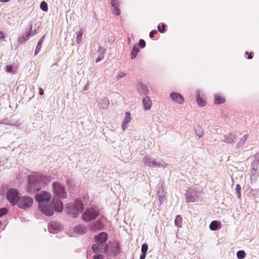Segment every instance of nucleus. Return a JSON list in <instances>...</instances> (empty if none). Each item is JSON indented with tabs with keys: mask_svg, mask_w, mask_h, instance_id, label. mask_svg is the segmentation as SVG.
<instances>
[{
	"mask_svg": "<svg viewBox=\"0 0 259 259\" xmlns=\"http://www.w3.org/2000/svg\"><path fill=\"white\" fill-rule=\"evenodd\" d=\"M146 256V253H142L140 259H145Z\"/></svg>",
	"mask_w": 259,
	"mask_h": 259,
	"instance_id": "603ef678",
	"label": "nucleus"
},
{
	"mask_svg": "<svg viewBox=\"0 0 259 259\" xmlns=\"http://www.w3.org/2000/svg\"><path fill=\"white\" fill-rule=\"evenodd\" d=\"M125 75V73L122 71H120L117 75L116 76V79L117 80L121 79Z\"/></svg>",
	"mask_w": 259,
	"mask_h": 259,
	"instance_id": "c03bdc74",
	"label": "nucleus"
},
{
	"mask_svg": "<svg viewBox=\"0 0 259 259\" xmlns=\"http://www.w3.org/2000/svg\"><path fill=\"white\" fill-rule=\"evenodd\" d=\"M131 120V118L130 113L128 112H125V117L122 124V128L123 131L127 128V124L130 122Z\"/></svg>",
	"mask_w": 259,
	"mask_h": 259,
	"instance_id": "6ab92c4d",
	"label": "nucleus"
},
{
	"mask_svg": "<svg viewBox=\"0 0 259 259\" xmlns=\"http://www.w3.org/2000/svg\"><path fill=\"white\" fill-rule=\"evenodd\" d=\"M104 220L105 218L103 217H101L99 220L95 223L93 229L94 230H101L104 226Z\"/></svg>",
	"mask_w": 259,
	"mask_h": 259,
	"instance_id": "a211bd4d",
	"label": "nucleus"
},
{
	"mask_svg": "<svg viewBox=\"0 0 259 259\" xmlns=\"http://www.w3.org/2000/svg\"><path fill=\"white\" fill-rule=\"evenodd\" d=\"M162 26V27H160V26L159 25H158V26H157V29H158V30L160 32H161V33H163V32H164L165 31V26H166V25H165V24H162V26Z\"/></svg>",
	"mask_w": 259,
	"mask_h": 259,
	"instance_id": "37998d69",
	"label": "nucleus"
},
{
	"mask_svg": "<svg viewBox=\"0 0 259 259\" xmlns=\"http://www.w3.org/2000/svg\"><path fill=\"white\" fill-rule=\"evenodd\" d=\"M109 105V101L106 98H104L102 99L100 103V108L103 109H107Z\"/></svg>",
	"mask_w": 259,
	"mask_h": 259,
	"instance_id": "a878e982",
	"label": "nucleus"
},
{
	"mask_svg": "<svg viewBox=\"0 0 259 259\" xmlns=\"http://www.w3.org/2000/svg\"><path fill=\"white\" fill-rule=\"evenodd\" d=\"M30 38V37L27 34L25 36H20L18 39V42L20 44H24Z\"/></svg>",
	"mask_w": 259,
	"mask_h": 259,
	"instance_id": "2f4dec72",
	"label": "nucleus"
},
{
	"mask_svg": "<svg viewBox=\"0 0 259 259\" xmlns=\"http://www.w3.org/2000/svg\"><path fill=\"white\" fill-rule=\"evenodd\" d=\"M18 206L23 209H26L29 208L33 204V199L28 196L19 197L17 201Z\"/></svg>",
	"mask_w": 259,
	"mask_h": 259,
	"instance_id": "423d86ee",
	"label": "nucleus"
},
{
	"mask_svg": "<svg viewBox=\"0 0 259 259\" xmlns=\"http://www.w3.org/2000/svg\"><path fill=\"white\" fill-rule=\"evenodd\" d=\"M51 194L44 191L35 195V199L38 202L40 210L45 215L52 216L54 214V208L51 203Z\"/></svg>",
	"mask_w": 259,
	"mask_h": 259,
	"instance_id": "f257e3e1",
	"label": "nucleus"
},
{
	"mask_svg": "<svg viewBox=\"0 0 259 259\" xmlns=\"http://www.w3.org/2000/svg\"><path fill=\"white\" fill-rule=\"evenodd\" d=\"M136 88L139 93L143 95H146L149 93L147 85L141 81H139L136 84Z\"/></svg>",
	"mask_w": 259,
	"mask_h": 259,
	"instance_id": "9d476101",
	"label": "nucleus"
},
{
	"mask_svg": "<svg viewBox=\"0 0 259 259\" xmlns=\"http://www.w3.org/2000/svg\"><path fill=\"white\" fill-rule=\"evenodd\" d=\"M40 8L44 12H47L48 10V4L45 1L42 2L40 5Z\"/></svg>",
	"mask_w": 259,
	"mask_h": 259,
	"instance_id": "e433bc0d",
	"label": "nucleus"
},
{
	"mask_svg": "<svg viewBox=\"0 0 259 259\" xmlns=\"http://www.w3.org/2000/svg\"><path fill=\"white\" fill-rule=\"evenodd\" d=\"M0 124L13 125V126H16L17 127H19L21 125V123H19L18 121H17L16 122H15L14 123H11V121L10 119H9L8 118H5V119L1 120L0 121Z\"/></svg>",
	"mask_w": 259,
	"mask_h": 259,
	"instance_id": "4be33fe9",
	"label": "nucleus"
},
{
	"mask_svg": "<svg viewBox=\"0 0 259 259\" xmlns=\"http://www.w3.org/2000/svg\"><path fill=\"white\" fill-rule=\"evenodd\" d=\"M92 248L94 253H106L108 250V246L107 244L98 243L93 244Z\"/></svg>",
	"mask_w": 259,
	"mask_h": 259,
	"instance_id": "1a4fd4ad",
	"label": "nucleus"
},
{
	"mask_svg": "<svg viewBox=\"0 0 259 259\" xmlns=\"http://www.w3.org/2000/svg\"><path fill=\"white\" fill-rule=\"evenodd\" d=\"M6 71L9 73H10L12 71L13 67L12 65H7Z\"/></svg>",
	"mask_w": 259,
	"mask_h": 259,
	"instance_id": "49530a36",
	"label": "nucleus"
},
{
	"mask_svg": "<svg viewBox=\"0 0 259 259\" xmlns=\"http://www.w3.org/2000/svg\"><path fill=\"white\" fill-rule=\"evenodd\" d=\"M154 158L150 156L146 155L143 158V162L145 165L148 167H152V165H153V163L154 160Z\"/></svg>",
	"mask_w": 259,
	"mask_h": 259,
	"instance_id": "dca6fc26",
	"label": "nucleus"
},
{
	"mask_svg": "<svg viewBox=\"0 0 259 259\" xmlns=\"http://www.w3.org/2000/svg\"><path fill=\"white\" fill-rule=\"evenodd\" d=\"M104 58V56L103 55H100L96 59V62L98 63L103 60Z\"/></svg>",
	"mask_w": 259,
	"mask_h": 259,
	"instance_id": "8fccbe9b",
	"label": "nucleus"
},
{
	"mask_svg": "<svg viewBox=\"0 0 259 259\" xmlns=\"http://www.w3.org/2000/svg\"><path fill=\"white\" fill-rule=\"evenodd\" d=\"M196 101L198 104L201 107L204 106L206 104V102L203 99L200 97L199 92H197Z\"/></svg>",
	"mask_w": 259,
	"mask_h": 259,
	"instance_id": "c756f323",
	"label": "nucleus"
},
{
	"mask_svg": "<svg viewBox=\"0 0 259 259\" xmlns=\"http://www.w3.org/2000/svg\"><path fill=\"white\" fill-rule=\"evenodd\" d=\"M138 46H139V47H140L142 48H144L146 46V42L145 40L144 39H140L139 41V44L138 45Z\"/></svg>",
	"mask_w": 259,
	"mask_h": 259,
	"instance_id": "79ce46f5",
	"label": "nucleus"
},
{
	"mask_svg": "<svg viewBox=\"0 0 259 259\" xmlns=\"http://www.w3.org/2000/svg\"><path fill=\"white\" fill-rule=\"evenodd\" d=\"M96 240L98 243L107 244L106 242L108 239L107 234L105 232H101L98 236H95Z\"/></svg>",
	"mask_w": 259,
	"mask_h": 259,
	"instance_id": "ddd939ff",
	"label": "nucleus"
},
{
	"mask_svg": "<svg viewBox=\"0 0 259 259\" xmlns=\"http://www.w3.org/2000/svg\"><path fill=\"white\" fill-rule=\"evenodd\" d=\"M258 169H255L254 168H251L250 172V179L252 181H256L258 177V172L257 171Z\"/></svg>",
	"mask_w": 259,
	"mask_h": 259,
	"instance_id": "bb28decb",
	"label": "nucleus"
},
{
	"mask_svg": "<svg viewBox=\"0 0 259 259\" xmlns=\"http://www.w3.org/2000/svg\"><path fill=\"white\" fill-rule=\"evenodd\" d=\"M248 138L247 135H244V136L240 139L238 143L237 144L236 148H240L245 143Z\"/></svg>",
	"mask_w": 259,
	"mask_h": 259,
	"instance_id": "7c9ffc66",
	"label": "nucleus"
},
{
	"mask_svg": "<svg viewBox=\"0 0 259 259\" xmlns=\"http://www.w3.org/2000/svg\"><path fill=\"white\" fill-rule=\"evenodd\" d=\"M152 167L159 168V167H166L167 164L165 163L163 160L158 159H154Z\"/></svg>",
	"mask_w": 259,
	"mask_h": 259,
	"instance_id": "f3484780",
	"label": "nucleus"
},
{
	"mask_svg": "<svg viewBox=\"0 0 259 259\" xmlns=\"http://www.w3.org/2000/svg\"><path fill=\"white\" fill-rule=\"evenodd\" d=\"M259 166V159L256 158H255L253 162L252 163L251 165V167L252 168H254L255 169H258Z\"/></svg>",
	"mask_w": 259,
	"mask_h": 259,
	"instance_id": "4c0bfd02",
	"label": "nucleus"
},
{
	"mask_svg": "<svg viewBox=\"0 0 259 259\" xmlns=\"http://www.w3.org/2000/svg\"><path fill=\"white\" fill-rule=\"evenodd\" d=\"M148 245L147 244H143L142 245V247H141V251H142V253H146L147 252V251L148 250Z\"/></svg>",
	"mask_w": 259,
	"mask_h": 259,
	"instance_id": "a19ab883",
	"label": "nucleus"
},
{
	"mask_svg": "<svg viewBox=\"0 0 259 259\" xmlns=\"http://www.w3.org/2000/svg\"><path fill=\"white\" fill-rule=\"evenodd\" d=\"M236 137L235 134L232 133H228L224 136L222 141L230 144H234L235 143Z\"/></svg>",
	"mask_w": 259,
	"mask_h": 259,
	"instance_id": "9b49d317",
	"label": "nucleus"
},
{
	"mask_svg": "<svg viewBox=\"0 0 259 259\" xmlns=\"http://www.w3.org/2000/svg\"><path fill=\"white\" fill-rule=\"evenodd\" d=\"M83 34V31L82 30H80L77 33V35L76 37V42L77 44H79L81 39H82V36Z\"/></svg>",
	"mask_w": 259,
	"mask_h": 259,
	"instance_id": "72a5a7b5",
	"label": "nucleus"
},
{
	"mask_svg": "<svg viewBox=\"0 0 259 259\" xmlns=\"http://www.w3.org/2000/svg\"><path fill=\"white\" fill-rule=\"evenodd\" d=\"M200 195V192L193 189L186 191L185 193V199L187 202H195L198 200Z\"/></svg>",
	"mask_w": 259,
	"mask_h": 259,
	"instance_id": "0eeeda50",
	"label": "nucleus"
},
{
	"mask_svg": "<svg viewBox=\"0 0 259 259\" xmlns=\"http://www.w3.org/2000/svg\"><path fill=\"white\" fill-rule=\"evenodd\" d=\"M236 191L238 194V197L240 198L241 197V187L239 184L236 185Z\"/></svg>",
	"mask_w": 259,
	"mask_h": 259,
	"instance_id": "ea45409f",
	"label": "nucleus"
},
{
	"mask_svg": "<svg viewBox=\"0 0 259 259\" xmlns=\"http://www.w3.org/2000/svg\"><path fill=\"white\" fill-rule=\"evenodd\" d=\"M237 257L239 259H243L245 256V252L244 250H239L237 252Z\"/></svg>",
	"mask_w": 259,
	"mask_h": 259,
	"instance_id": "c9c22d12",
	"label": "nucleus"
},
{
	"mask_svg": "<svg viewBox=\"0 0 259 259\" xmlns=\"http://www.w3.org/2000/svg\"><path fill=\"white\" fill-rule=\"evenodd\" d=\"M112 7L114 8L113 13L115 15H119L120 14V11L118 8L119 2L117 0H112L111 1Z\"/></svg>",
	"mask_w": 259,
	"mask_h": 259,
	"instance_id": "412c9836",
	"label": "nucleus"
},
{
	"mask_svg": "<svg viewBox=\"0 0 259 259\" xmlns=\"http://www.w3.org/2000/svg\"><path fill=\"white\" fill-rule=\"evenodd\" d=\"M32 25L31 24L30 25V32L27 33L28 35L30 37V38L33 36H34V35H35L36 33V29L32 30Z\"/></svg>",
	"mask_w": 259,
	"mask_h": 259,
	"instance_id": "58836bf2",
	"label": "nucleus"
},
{
	"mask_svg": "<svg viewBox=\"0 0 259 259\" xmlns=\"http://www.w3.org/2000/svg\"><path fill=\"white\" fill-rule=\"evenodd\" d=\"M175 223L178 227H181L182 225V218L181 215H178L175 219Z\"/></svg>",
	"mask_w": 259,
	"mask_h": 259,
	"instance_id": "473e14b6",
	"label": "nucleus"
},
{
	"mask_svg": "<svg viewBox=\"0 0 259 259\" xmlns=\"http://www.w3.org/2000/svg\"><path fill=\"white\" fill-rule=\"evenodd\" d=\"M44 38H45V35L42 36L40 38V39L39 40L38 42H37L36 47L35 51V55H37L40 51L41 46H42V43H43V41L44 40Z\"/></svg>",
	"mask_w": 259,
	"mask_h": 259,
	"instance_id": "c85d7f7f",
	"label": "nucleus"
},
{
	"mask_svg": "<svg viewBox=\"0 0 259 259\" xmlns=\"http://www.w3.org/2000/svg\"><path fill=\"white\" fill-rule=\"evenodd\" d=\"M140 52V49L139 46L137 44H135L133 47L132 50L131 51V59H134L136 57L137 54Z\"/></svg>",
	"mask_w": 259,
	"mask_h": 259,
	"instance_id": "b1692460",
	"label": "nucleus"
},
{
	"mask_svg": "<svg viewBox=\"0 0 259 259\" xmlns=\"http://www.w3.org/2000/svg\"><path fill=\"white\" fill-rule=\"evenodd\" d=\"M53 201L54 204V208L57 212H60L63 210V205L62 201L59 199L53 198Z\"/></svg>",
	"mask_w": 259,
	"mask_h": 259,
	"instance_id": "2eb2a0df",
	"label": "nucleus"
},
{
	"mask_svg": "<svg viewBox=\"0 0 259 259\" xmlns=\"http://www.w3.org/2000/svg\"><path fill=\"white\" fill-rule=\"evenodd\" d=\"M9 1H10V0H0V2L3 3H7Z\"/></svg>",
	"mask_w": 259,
	"mask_h": 259,
	"instance_id": "5fc2aeb1",
	"label": "nucleus"
},
{
	"mask_svg": "<svg viewBox=\"0 0 259 259\" xmlns=\"http://www.w3.org/2000/svg\"><path fill=\"white\" fill-rule=\"evenodd\" d=\"M248 58L249 59H251L252 58V56L251 55V53H250V54L248 55Z\"/></svg>",
	"mask_w": 259,
	"mask_h": 259,
	"instance_id": "6e6d98bb",
	"label": "nucleus"
},
{
	"mask_svg": "<svg viewBox=\"0 0 259 259\" xmlns=\"http://www.w3.org/2000/svg\"><path fill=\"white\" fill-rule=\"evenodd\" d=\"M18 192L17 190L12 189L9 190L7 194V198L8 200L11 202L12 205H16L19 199Z\"/></svg>",
	"mask_w": 259,
	"mask_h": 259,
	"instance_id": "6e6552de",
	"label": "nucleus"
},
{
	"mask_svg": "<svg viewBox=\"0 0 259 259\" xmlns=\"http://www.w3.org/2000/svg\"><path fill=\"white\" fill-rule=\"evenodd\" d=\"M209 228L212 231L217 230L218 229V222L215 221L211 222L209 225Z\"/></svg>",
	"mask_w": 259,
	"mask_h": 259,
	"instance_id": "f704fd0d",
	"label": "nucleus"
},
{
	"mask_svg": "<svg viewBox=\"0 0 259 259\" xmlns=\"http://www.w3.org/2000/svg\"><path fill=\"white\" fill-rule=\"evenodd\" d=\"M225 99L223 96L219 94L214 95V103L216 104H220L224 103Z\"/></svg>",
	"mask_w": 259,
	"mask_h": 259,
	"instance_id": "393cba45",
	"label": "nucleus"
},
{
	"mask_svg": "<svg viewBox=\"0 0 259 259\" xmlns=\"http://www.w3.org/2000/svg\"><path fill=\"white\" fill-rule=\"evenodd\" d=\"M87 89H88V86H87V85H85V86L84 87V91H86V90H87Z\"/></svg>",
	"mask_w": 259,
	"mask_h": 259,
	"instance_id": "4d7b16f0",
	"label": "nucleus"
},
{
	"mask_svg": "<svg viewBox=\"0 0 259 259\" xmlns=\"http://www.w3.org/2000/svg\"><path fill=\"white\" fill-rule=\"evenodd\" d=\"M49 229L60 231L63 229L62 226L57 222H51L49 223Z\"/></svg>",
	"mask_w": 259,
	"mask_h": 259,
	"instance_id": "aec40b11",
	"label": "nucleus"
},
{
	"mask_svg": "<svg viewBox=\"0 0 259 259\" xmlns=\"http://www.w3.org/2000/svg\"><path fill=\"white\" fill-rule=\"evenodd\" d=\"M52 188L54 196L62 198H66L67 193L65 190V187L61 183L54 182L52 184Z\"/></svg>",
	"mask_w": 259,
	"mask_h": 259,
	"instance_id": "39448f33",
	"label": "nucleus"
},
{
	"mask_svg": "<svg viewBox=\"0 0 259 259\" xmlns=\"http://www.w3.org/2000/svg\"><path fill=\"white\" fill-rule=\"evenodd\" d=\"M44 90L40 88L39 90V94L40 95H44Z\"/></svg>",
	"mask_w": 259,
	"mask_h": 259,
	"instance_id": "864d4df0",
	"label": "nucleus"
},
{
	"mask_svg": "<svg viewBox=\"0 0 259 259\" xmlns=\"http://www.w3.org/2000/svg\"><path fill=\"white\" fill-rule=\"evenodd\" d=\"M104 256L101 254H97L94 255L93 259H103Z\"/></svg>",
	"mask_w": 259,
	"mask_h": 259,
	"instance_id": "de8ad7c7",
	"label": "nucleus"
},
{
	"mask_svg": "<svg viewBox=\"0 0 259 259\" xmlns=\"http://www.w3.org/2000/svg\"><path fill=\"white\" fill-rule=\"evenodd\" d=\"M82 210L83 203L80 200L68 203L65 208V212L74 218H77Z\"/></svg>",
	"mask_w": 259,
	"mask_h": 259,
	"instance_id": "7ed1b4c3",
	"label": "nucleus"
},
{
	"mask_svg": "<svg viewBox=\"0 0 259 259\" xmlns=\"http://www.w3.org/2000/svg\"><path fill=\"white\" fill-rule=\"evenodd\" d=\"M157 197L159 198L160 205H161L165 200L163 191L162 189H159L157 192Z\"/></svg>",
	"mask_w": 259,
	"mask_h": 259,
	"instance_id": "cd10ccee",
	"label": "nucleus"
},
{
	"mask_svg": "<svg viewBox=\"0 0 259 259\" xmlns=\"http://www.w3.org/2000/svg\"><path fill=\"white\" fill-rule=\"evenodd\" d=\"M47 178L39 174L31 175L28 177L27 191L29 193L39 191L45 185Z\"/></svg>",
	"mask_w": 259,
	"mask_h": 259,
	"instance_id": "f03ea898",
	"label": "nucleus"
},
{
	"mask_svg": "<svg viewBox=\"0 0 259 259\" xmlns=\"http://www.w3.org/2000/svg\"><path fill=\"white\" fill-rule=\"evenodd\" d=\"M157 33V31L156 30L151 31L149 33L150 37L153 38L155 34H156Z\"/></svg>",
	"mask_w": 259,
	"mask_h": 259,
	"instance_id": "09e8293b",
	"label": "nucleus"
},
{
	"mask_svg": "<svg viewBox=\"0 0 259 259\" xmlns=\"http://www.w3.org/2000/svg\"><path fill=\"white\" fill-rule=\"evenodd\" d=\"M170 97L173 101L180 104H182L184 103V99L180 94L172 92L170 94Z\"/></svg>",
	"mask_w": 259,
	"mask_h": 259,
	"instance_id": "f8f14e48",
	"label": "nucleus"
},
{
	"mask_svg": "<svg viewBox=\"0 0 259 259\" xmlns=\"http://www.w3.org/2000/svg\"><path fill=\"white\" fill-rule=\"evenodd\" d=\"M7 212V209L6 208H0V217L5 214Z\"/></svg>",
	"mask_w": 259,
	"mask_h": 259,
	"instance_id": "a18cd8bd",
	"label": "nucleus"
},
{
	"mask_svg": "<svg viewBox=\"0 0 259 259\" xmlns=\"http://www.w3.org/2000/svg\"><path fill=\"white\" fill-rule=\"evenodd\" d=\"M74 231L77 234H84L87 231V228L85 226L79 224L74 227Z\"/></svg>",
	"mask_w": 259,
	"mask_h": 259,
	"instance_id": "4468645a",
	"label": "nucleus"
},
{
	"mask_svg": "<svg viewBox=\"0 0 259 259\" xmlns=\"http://www.w3.org/2000/svg\"><path fill=\"white\" fill-rule=\"evenodd\" d=\"M5 37V35L3 31H0V39L4 38Z\"/></svg>",
	"mask_w": 259,
	"mask_h": 259,
	"instance_id": "3c124183",
	"label": "nucleus"
},
{
	"mask_svg": "<svg viewBox=\"0 0 259 259\" xmlns=\"http://www.w3.org/2000/svg\"><path fill=\"white\" fill-rule=\"evenodd\" d=\"M99 210L95 207H91L85 210L82 215V219L85 222L95 220L99 215Z\"/></svg>",
	"mask_w": 259,
	"mask_h": 259,
	"instance_id": "20e7f679",
	"label": "nucleus"
},
{
	"mask_svg": "<svg viewBox=\"0 0 259 259\" xmlns=\"http://www.w3.org/2000/svg\"><path fill=\"white\" fill-rule=\"evenodd\" d=\"M142 100L145 109H150L152 105V102L150 98L148 96H146L144 97Z\"/></svg>",
	"mask_w": 259,
	"mask_h": 259,
	"instance_id": "5701e85b",
	"label": "nucleus"
}]
</instances>
